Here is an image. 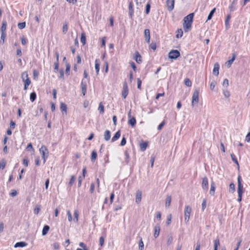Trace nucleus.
Here are the masks:
<instances>
[{
	"instance_id": "obj_1",
	"label": "nucleus",
	"mask_w": 250,
	"mask_h": 250,
	"mask_svg": "<svg viewBox=\"0 0 250 250\" xmlns=\"http://www.w3.org/2000/svg\"><path fill=\"white\" fill-rule=\"evenodd\" d=\"M191 210V208L189 206L186 205L185 206L184 209V220L186 224H188L189 221Z\"/></svg>"
},
{
	"instance_id": "obj_2",
	"label": "nucleus",
	"mask_w": 250,
	"mask_h": 250,
	"mask_svg": "<svg viewBox=\"0 0 250 250\" xmlns=\"http://www.w3.org/2000/svg\"><path fill=\"white\" fill-rule=\"evenodd\" d=\"M40 152L42 156V158L44 160V163L46 162L47 158L48 151L46 147L44 146H42L39 149Z\"/></svg>"
},
{
	"instance_id": "obj_3",
	"label": "nucleus",
	"mask_w": 250,
	"mask_h": 250,
	"mask_svg": "<svg viewBox=\"0 0 250 250\" xmlns=\"http://www.w3.org/2000/svg\"><path fill=\"white\" fill-rule=\"evenodd\" d=\"M199 90L196 89L192 95V106H194V104H197L199 102Z\"/></svg>"
},
{
	"instance_id": "obj_4",
	"label": "nucleus",
	"mask_w": 250,
	"mask_h": 250,
	"mask_svg": "<svg viewBox=\"0 0 250 250\" xmlns=\"http://www.w3.org/2000/svg\"><path fill=\"white\" fill-rule=\"evenodd\" d=\"M180 55V52L177 50H172L168 53V57L171 59H176Z\"/></svg>"
},
{
	"instance_id": "obj_5",
	"label": "nucleus",
	"mask_w": 250,
	"mask_h": 250,
	"mask_svg": "<svg viewBox=\"0 0 250 250\" xmlns=\"http://www.w3.org/2000/svg\"><path fill=\"white\" fill-rule=\"evenodd\" d=\"M167 6L169 11H172L174 7V0H167Z\"/></svg>"
},
{
	"instance_id": "obj_6",
	"label": "nucleus",
	"mask_w": 250,
	"mask_h": 250,
	"mask_svg": "<svg viewBox=\"0 0 250 250\" xmlns=\"http://www.w3.org/2000/svg\"><path fill=\"white\" fill-rule=\"evenodd\" d=\"M128 93V89L126 83H125L123 85V91L122 93V97L125 99Z\"/></svg>"
},
{
	"instance_id": "obj_7",
	"label": "nucleus",
	"mask_w": 250,
	"mask_h": 250,
	"mask_svg": "<svg viewBox=\"0 0 250 250\" xmlns=\"http://www.w3.org/2000/svg\"><path fill=\"white\" fill-rule=\"evenodd\" d=\"M208 180L207 177H204L203 178L202 188L204 190L207 191L208 189Z\"/></svg>"
},
{
	"instance_id": "obj_8",
	"label": "nucleus",
	"mask_w": 250,
	"mask_h": 250,
	"mask_svg": "<svg viewBox=\"0 0 250 250\" xmlns=\"http://www.w3.org/2000/svg\"><path fill=\"white\" fill-rule=\"evenodd\" d=\"M194 13H191L184 18V21L185 22L192 23L193 21Z\"/></svg>"
},
{
	"instance_id": "obj_9",
	"label": "nucleus",
	"mask_w": 250,
	"mask_h": 250,
	"mask_svg": "<svg viewBox=\"0 0 250 250\" xmlns=\"http://www.w3.org/2000/svg\"><path fill=\"white\" fill-rule=\"evenodd\" d=\"M81 87L82 89V93L84 96H85L86 92V82L83 81V80L81 82Z\"/></svg>"
},
{
	"instance_id": "obj_10",
	"label": "nucleus",
	"mask_w": 250,
	"mask_h": 250,
	"mask_svg": "<svg viewBox=\"0 0 250 250\" xmlns=\"http://www.w3.org/2000/svg\"><path fill=\"white\" fill-rule=\"evenodd\" d=\"M144 35L146 41L147 43H149L150 42V31L149 29H146L145 30Z\"/></svg>"
},
{
	"instance_id": "obj_11",
	"label": "nucleus",
	"mask_w": 250,
	"mask_h": 250,
	"mask_svg": "<svg viewBox=\"0 0 250 250\" xmlns=\"http://www.w3.org/2000/svg\"><path fill=\"white\" fill-rule=\"evenodd\" d=\"M100 61L99 59H96L95 61V68L97 75L99 74L100 71Z\"/></svg>"
},
{
	"instance_id": "obj_12",
	"label": "nucleus",
	"mask_w": 250,
	"mask_h": 250,
	"mask_svg": "<svg viewBox=\"0 0 250 250\" xmlns=\"http://www.w3.org/2000/svg\"><path fill=\"white\" fill-rule=\"evenodd\" d=\"M134 58L137 63H140L142 62L141 56L138 51L135 53Z\"/></svg>"
},
{
	"instance_id": "obj_13",
	"label": "nucleus",
	"mask_w": 250,
	"mask_h": 250,
	"mask_svg": "<svg viewBox=\"0 0 250 250\" xmlns=\"http://www.w3.org/2000/svg\"><path fill=\"white\" fill-rule=\"evenodd\" d=\"M142 199V192L140 190H138L136 192L135 202L138 204Z\"/></svg>"
},
{
	"instance_id": "obj_14",
	"label": "nucleus",
	"mask_w": 250,
	"mask_h": 250,
	"mask_svg": "<svg viewBox=\"0 0 250 250\" xmlns=\"http://www.w3.org/2000/svg\"><path fill=\"white\" fill-rule=\"evenodd\" d=\"M219 64L218 63H215L214 65L213 69V74L215 76H218L219 74Z\"/></svg>"
},
{
	"instance_id": "obj_15",
	"label": "nucleus",
	"mask_w": 250,
	"mask_h": 250,
	"mask_svg": "<svg viewBox=\"0 0 250 250\" xmlns=\"http://www.w3.org/2000/svg\"><path fill=\"white\" fill-rule=\"evenodd\" d=\"M237 192L238 195L237 201L239 202H240L242 201V197L243 193V189H241V188L240 186L239 187V188L237 189Z\"/></svg>"
},
{
	"instance_id": "obj_16",
	"label": "nucleus",
	"mask_w": 250,
	"mask_h": 250,
	"mask_svg": "<svg viewBox=\"0 0 250 250\" xmlns=\"http://www.w3.org/2000/svg\"><path fill=\"white\" fill-rule=\"evenodd\" d=\"M236 58V55L235 54H233L232 55V58L231 59L229 60L226 62V66L228 68H229L232 63V62H234Z\"/></svg>"
},
{
	"instance_id": "obj_17",
	"label": "nucleus",
	"mask_w": 250,
	"mask_h": 250,
	"mask_svg": "<svg viewBox=\"0 0 250 250\" xmlns=\"http://www.w3.org/2000/svg\"><path fill=\"white\" fill-rule=\"evenodd\" d=\"M191 23L190 22H185L183 24V28L185 32H188L191 28Z\"/></svg>"
},
{
	"instance_id": "obj_18",
	"label": "nucleus",
	"mask_w": 250,
	"mask_h": 250,
	"mask_svg": "<svg viewBox=\"0 0 250 250\" xmlns=\"http://www.w3.org/2000/svg\"><path fill=\"white\" fill-rule=\"evenodd\" d=\"M27 245V244L25 242H20L16 243L14 245V248H17L18 247L22 248L24 247H26Z\"/></svg>"
},
{
	"instance_id": "obj_19",
	"label": "nucleus",
	"mask_w": 250,
	"mask_h": 250,
	"mask_svg": "<svg viewBox=\"0 0 250 250\" xmlns=\"http://www.w3.org/2000/svg\"><path fill=\"white\" fill-rule=\"evenodd\" d=\"M215 189V185L214 182L212 181L210 185V189L209 190V193L211 195H214Z\"/></svg>"
},
{
	"instance_id": "obj_20",
	"label": "nucleus",
	"mask_w": 250,
	"mask_h": 250,
	"mask_svg": "<svg viewBox=\"0 0 250 250\" xmlns=\"http://www.w3.org/2000/svg\"><path fill=\"white\" fill-rule=\"evenodd\" d=\"M154 229H155V232H154V236L155 238H157L159 235V233L160 231V227L159 225H157L155 226Z\"/></svg>"
},
{
	"instance_id": "obj_21",
	"label": "nucleus",
	"mask_w": 250,
	"mask_h": 250,
	"mask_svg": "<svg viewBox=\"0 0 250 250\" xmlns=\"http://www.w3.org/2000/svg\"><path fill=\"white\" fill-rule=\"evenodd\" d=\"M7 27V22L5 21H3L2 23V26L0 28V31L1 33H5V30Z\"/></svg>"
},
{
	"instance_id": "obj_22",
	"label": "nucleus",
	"mask_w": 250,
	"mask_h": 250,
	"mask_svg": "<svg viewBox=\"0 0 250 250\" xmlns=\"http://www.w3.org/2000/svg\"><path fill=\"white\" fill-rule=\"evenodd\" d=\"M110 132L109 130H106L104 133V139L105 141H107L110 139Z\"/></svg>"
},
{
	"instance_id": "obj_23",
	"label": "nucleus",
	"mask_w": 250,
	"mask_h": 250,
	"mask_svg": "<svg viewBox=\"0 0 250 250\" xmlns=\"http://www.w3.org/2000/svg\"><path fill=\"white\" fill-rule=\"evenodd\" d=\"M120 136H121L120 131H118L115 133L114 136L112 137V138L111 139V142H114L116 141V140H117L120 138Z\"/></svg>"
},
{
	"instance_id": "obj_24",
	"label": "nucleus",
	"mask_w": 250,
	"mask_h": 250,
	"mask_svg": "<svg viewBox=\"0 0 250 250\" xmlns=\"http://www.w3.org/2000/svg\"><path fill=\"white\" fill-rule=\"evenodd\" d=\"M171 201V196L169 195H167L166 200V208H168L170 205Z\"/></svg>"
},
{
	"instance_id": "obj_25",
	"label": "nucleus",
	"mask_w": 250,
	"mask_h": 250,
	"mask_svg": "<svg viewBox=\"0 0 250 250\" xmlns=\"http://www.w3.org/2000/svg\"><path fill=\"white\" fill-rule=\"evenodd\" d=\"M50 229L49 226L47 225H45L43 227L42 230V235L44 236L48 232Z\"/></svg>"
},
{
	"instance_id": "obj_26",
	"label": "nucleus",
	"mask_w": 250,
	"mask_h": 250,
	"mask_svg": "<svg viewBox=\"0 0 250 250\" xmlns=\"http://www.w3.org/2000/svg\"><path fill=\"white\" fill-rule=\"evenodd\" d=\"M97 158V152L95 150L92 151L91 156V160L92 162L95 161Z\"/></svg>"
},
{
	"instance_id": "obj_27",
	"label": "nucleus",
	"mask_w": 250,
	"mask_h": 250,
	"mask_svg": "<svg viewBox=\"0 0 250 250\" xmlns=\"http://www.w3.org/2000/svg\"><path fill=\"white\" fill-rule=\"evenodd\" d=\"M134 10L133 9V4L132 2H130L129 4V14L130 18L132 17L133 14Z\"/></svg>"
},
{
	"instance_id": "obj_28",
	"label": "nucleus",
	"mask_w": 250,
	"mask_h": 250,
	"mask_svg": "<svg viewBox=\"0 0 250 250\" xmlns=\"http://www.w3.org/2000/svg\"><path fill=\"white\" fill-rule=\"evenodd\" d=\"M128 124L134 126L136 124V121L134 117L130 118L128 121Z\"/></svg>"
},
{
	"instance_id": "obj_29",
	"label": "nucleus",
	"mask_w": 250,
	"mask_h": 250,
	"mask_svg": "<svg viewBox=\"0 0 250 250\" xmlns=\"http://www.w3.org/2000/svg\"><path fill=\"white\" fill-rule=\"evenodd\" d=\"M231 18V16L230 14L228 15L227 18L225 21V25L227 29H228L229 27V22Z\"/></svg>"
},
{
	"instance_id": "obj_30",
	"label": "nucleus",
	"mask_w": 250,
	"mask_h": 250,
	"mask_svg": "<svg viewBox=\"0 0 250 250\" xmlns=\"http://www.w3.org/2000/svg\"><path fill=\"white\" fill-rule=\"evenodd\" d=\"M147 143L146 142H143L140 144V147L142 151H144L147 147Z\"/></svg>"
},
{
	"instance_id": "obj_31",
	"label": "nucleus",
	"mask_w": 250,
	"mask_h": 250,
	"mask_svg": "<svg viewBox=\"0 0 250 250\" xmlns=\"http://www.w3.org/2000/svg\"><path fill=\"white\" fill-rule=\"evenodd\" d=\"M68 30V23L66 22H64L62 26V32L64 34H66Z\"/></svg>"
},
{
	"instance_id": "obj_32",
	"label": "nucleus",
	"mask_w": 250,
	"mask_h": 250,
	"mask_svg": "<svg viewBox=\"0 0 250 250\" xmlns=\"http://www.w3.org/2000/svg\"><path fill=\"white\" fill-rule=\"evenodd\" d=\"M74 221L75 222H78V217H79V212L78 210H75L74 212Z\"/></svg>"
},
{
	"instance_id": "obj_33",
	"label": "nucleus",
	"mask_w": 250,
	"mask_h": 250,
	"mask_svg": "<svg viewBox=\"0 0 250 250\" xmlns=\"http://www.w3.org/2000/svg\"><path fill=\"white\" fill-rule=\"evenodd\" d=\"M60 108L62 111H64L65 114L66 113L67 106L64 103H61Z\"/></svg>"
},
{
	"instance_id": "obj_34",
	"label": "nucleus",
	"mask_w": 250,
	"mask_h": 250,
	"mask_svg": "<svg viewBox=\"0 0 250 250\" xmlns=\"http://www.w3.org/2000/svg\"><path fill=\"white\" fill-rule=\"evenodd\" d=\"M215 11H216V8H214L210 12L209 15H208L207 21H208V20H210L211 19Z\"/></svg>"
},
{
	"instance_id": "obj_35",
	"label": "nucleus",
	"mask_w": 250,
	"mask_h": 250,
	"mask_svg": "<svg viewBox=\"0 0 250 250\" xmlns=\"http://www.w3.org/2000/svg\"><path fill=\"white\" fill-rule=\"evenodd\" d=\"M144 245L142 240V238H141L139 242V249L140 250H144Z\"/></svg>"
},
{
	"instance_id": "obj_36",
	"label": "nucleus",
	"mask_w": 250,
	"mask_h": 250,
	"mask_svg": "<svg viewBox=\"0 0 250 250\" xmlns=\"http://www.w3.org/2000/svg\"><path fill=\"white\" fill-rule=\"evenodd\" d=\"M36 98V94L33 92L30 94V99L32 102H33Z\"/></svg>"
},
{
	"instance_id": "obj_37",
	"label": "nucleus",
	"mask_w": 250,
	"mask_h": 250,
	"mask_svg": "<svg viewBox=\"0 0 250 250\" xmlns=\"http://www.w3.org/2000/svg\"><path fill=\"white\" fill-rule=\"evenodd\" d=\"M235 185L233 183H231L229 186V191L232 193L235 191Z\"/></svg>"
},
{
	"instance_id": "obj_38",
	"label": "nucleus",
	"mask_w": 250,
	"mask_h": 250,
	"mask_svg": "<svg viewBox=\"0 0 250 250\" xmlns=\"http://www.w3.org/2000/svg\"><path fill=\"white\" fill-rule=\"evenodd\" d=\"M230 156H231V159L232 160V161L233 162H234L237 166H238V167H239V164H238V162L235 157V156L234 155V154H230Z\"/></svg>"
},
{
	"instance_id": "obj_39",
	"label": "nucleus",
	"mask_w": 250,
	"mask_h": 250,
	"mask_svg": "<svg viewBox=\"0 0 250 250\" xmlns=\"http://www.w3.org/2000/svg\"><path fill=\"white\" fill-rule=\"evenodd\" d=\"M21 78L23 81H24L26 79H29L28 76V73L27 72H23L21 74Z\"/></svg>"
},
{
	"instance_id": "obj_40",
	"label": "nucleus",
	"mask_w": 250,
	"mask_h": 250,
	"mask_svg": "<svg viewBox=\"0 0 250 250\" xmlns=\"http://www.w3.org/2000/svg\"><path fill=\"white\" fill-rule=\"evenodd\" d=\"M81 42L83 43V45L85 44L86 38L83 33H82L81 35Z\"/></svg>"
},
{
	"instance_id": "obj_41",
	"label": "nucleus",
	"mask_w": 250,
	"mask_h": 250,
	"mask_svg": "<svg viewBox=\"0 0 250 250\" xmlns=\"http://www.w3.org/2000/svg\"><path fill=\"white\" fill-rule=\"evenodd\" d=\"M26 25L25 22H22L21 23H19L18 24V27L20 29H22L25 28Z\"/></svg>"
},
{
	"instance_id": "obj_42",
	"label": "nucleus",
	"mask_w": 250,
	"mask_h": 250,
	"mask_svg": "<svg viewBox=\"0 0 250 250\" xmlns=\"http://www.w3.org/2000/svg\"><path fill=\"white\" fill-rule=\"evenodd\" d=\"M220 246V242L219 239L217 238L214 241V248H217Z\"/></svg>"
},
{
	"instance_id": "obj_43",
	"label": "nucleus",
	"mask_w": 250,
	"mask_h": 250,
	"mask_svg": "<svg viewBox=\"0 0 250 250\" xmlns=\"http://www.w3.org/2000/svg\"><path fill=\"white\" fill-rule=\"evenodd\" d=\"M98 110L101 114H103L104 112V106L101 103L99 104Z\"/></svg>"
},
{
	"instance_id": "obj_44",
	"label": "nucleus",
	"mask_w": 250,
	"mask_h": 250,
	"mask_svg": "<svg viewBox=\"0 0 250 250\" xmlns=\"http://www.w3.org/2000/svg\"><path fill=\"white\" fill-rule=\"evenodd\" d=\"M75 177L74 176H71L70 180L69 182V186L71 187L73 184H74L75 181Z\"/></svg>"
},
{
	"instance_id": "obj_45",
	"label": "nucleus",
	"mask_w": 250,
	"mask_h": 250,
	"mask_svg": "<svg viewBox=\"0 0 250 250\" xmlns=\"http://www.w3.org/2000/svg\"><path fill=\"white\" fill-rule=\"evenodd\" d=\"M6 165V162L5 160H2L0 162V169H3Z\"/></svg>"
},
{
	"instance_id": "obj_46",
	"label": "nucleus",
	"mask_w": 250,
	"mask_h": 250,
	"mask_svg": "<svg viewBox=\"0 0 250 250\" xmlns=\"http://www.w3.org/2000/svg\"><path fill=\"white\" fill-rule=\"evenodd\" d=\"M191 82L190 81V80L188 79H186L185 80V84L187 86H191Z\"/></svg>"
},
{
	"instance_id": "obj_47",
	"label": "nucleus",
	"mask_w": 250,
	"mask_h": 250,
	"mask_svg": "<svg viewBox=\"0 0 250 250\" xmlns=\"http://www.w3.org/2000/svg\"><path fill=\"white\" fill-rule=\"evenodd\" d=\"M183 30L182 29H180L178 30V34L176 35V37L177 38H181L183 36Z\"/></svg>"
},
{
	"instance_id": "obj_48",
	"label": "nucleus",
	"mask_w": 250,
	"mask_h": 250,
	"mask_svg": "<svg viewBox=\"0 0 250 250\" xmlns=\"http://www.w3.org/2000/svg\"><path fill=\"white\" fill-rule=\"evenodd\" d=\"M223 94L226 98H229L230 96L229 92L228 90H223Z\"/></svg>"
},
{
	"instance_id": "obj_49",
	"label": "nucleus",
	"mask_w": 250,
	"mask_h": 250,
	"mask_svg": "<svg viewBox=\"0 0 250 250\" xmlns=\"http://www.w3.org/2000/svg\"><path fill=\"white\" fill-rule=\"evenodd\" d=\"M67 215L68 216V220L69 222H71L72 220V217L70 210H68L67 211Z\"/></svg>"
},
{
	"instance_id": "obj_50",
	"label": "nucleus",
	"mask_w": 250,
	"mask_h": 250,
	"mask_svg": "<svg viewBox=\"0 0 250 250\" xmlns=\"http://www.w3.org/2000/svg\"><path fill=\"white\" fill-rule=\"evenodd\" d=\"M241 187V189H243V185H242L241 184V178L240 176H239L238 177V188H237V189L239 188V187Z\"/></svg>"
},
{
	"instance_id": "obj_51",
	"label": "nucleus",
	"mask_w": 250,
	"mask_h": 250,
	"mask_svg": "<svg viewBox=\"0 0 250 250\" xmlns=\"http://www.w3.org/2000/svg\"><path fill=\"white\" fill-rule=\"evenodd\" d=\"M172 218L171 214H169L167 217V224L169 225L171 223Z\"/></svg>"
},
{
	"instance_id": "obj_52",
	"label": "nucleus",
	"mask_w": 250,
	"mask_h": 250,
	"mask_svg": "<svg viewBox=\"0 0 250 250\" xmlns=\"http://www.w3.org/2000/svg\"><path fill=\"white\" fill-rule=\"evenodd\" d=\"M206 208V199H204L203 200L202 203V210H204V209Z\"/></svg>"
},
{
	"instance_id": "obj_53",
	"label": "nucleus",
	"mask_w": 250,
	"mask_h": 250,
	"mask_svg": "<svg viewBox=\"0 0 250 250\" xmlns=\"http://www.w3.org/2000/svg\"><path fill=\"white\" fill-rule=\"evenodd\" d=\"M40 207L39 206H37L34 210V213L35 214H38L40 210Z\"/></svg>"
},
{
	"instance_id": "obj_54",
	"label": "nucleus",
	"mask_w": 250,
	"mask_h": 250,
	"mask_svg": "<svg viewBox=\"0 0 250 250\" xmlns=\"http://www.w3.org/2000/svg\"><path fill=\"white\" fill-rule=\"evenodd\" d=\"M150 8V3H147L146 7V14H148L149 13Z\"/></svg>"
},
{
	"instance_id": "obj_55",
	"label": "nucleus",
	"mask_w": 250,
	"mask_h": 250,
	"mask_svg": "<svg viewBox=\"0 0 250 250\" xmlns=\"http://www.w3.org/2000/svg\"><path fill=\"white\" fill-rule=\"evenodd\" d=\"M125 162L127 164L129 162V155L127 151L125 152Z\"/></svg>"
},
{
	"instance_id": "obj_56",
	"label": "nucleus",
	"mask_w": 250,
	"mask_h": 250,
	"mask_svg": "<svg viewBox=\"0 0 250 250\" xmlns=\"http://www.w3.org/2000/svg\"><path fill=\"white\" fill-rule=\"evenodd\" d=\"M223 86L225 87H227L229 86V80L228 79H225L224 80Z\"/></svg>"
},
{
	"instance_id": "obj_57",
	"label": "nucleus",
	"mask_w": 250,
	"mask_h": 250,
	"mask_svg": "<svg viewBox=\"0 0 250 250\" xmlns=\"http://www.w3.org/2000/svg\"><path fill=\"white\" fill-rule=\"evenodd\" d=\"M6 37V33H1V36H0V39L2 41V42H0L3 44L4 42V40Z\"/></svg>"
},
{
	"instance_id": "obj_58",
	"label": "nucleus",
	"mask_w": 250,
	"mask_h": 250,
	"mask_svg": "<svg viewBox=\"0 0 250 250\" xmlns=\"http://www.w3.org/2000/svg\"><path fill=\"white\" fill-rule=\"evenodd\" d=\"M104 239L103 237H101L99 239V245L102 247L103 246L104 243Z\"/></svg>"
},
{
	"instance_id": "obj_59",
	"label": "nucleus",
	"mask_w": 250,
	"mask_h": 250,
	"mask_svg": "<svg viewBox=\"0 0 250 250\" xmlns=\"http://www.w3.org/2000/svg\"><path fill=\"white\" fill-rule=\"evenodd\" d=\"M150 47L153 50H155L156 49V44L155 43L152 42L150 44Z\"/></svg>"
},
{
	"instance_id": "obj_60",
	"label": "nucleus",
	"mask_w": 250,
	"mask_h": 250,
	"mask_svg": "<svg viewBox=\"0 0 250 250\" xmlns=\"http://www.w3.org/2000/svg\"><path fill=\"white\" fill-rule=\"evenodd\" d=\"M216 83L215 82H212L210 84V88L211 90H213L215 86Z\"/></svg>"
},
{
	"instance_id": "obj_61",
	"label": "nucleus",
	"mask_w": 250,
	"mask_h": 250,
	"mask_svg": "<svg viewBox=\"0 0 250 250\" xmlns=\"http://www.w3.org/2000/svg\"><path fill=\"white\" fill-rule=\"evenodd\" d=\"M59 62H56L55 63H54V70L55 71H58V69H59Z\"/></svg>"
},
{
	"instance_id": "obj_62",
	"label": "nucleus",
	"mask_w": 250,
	"mask_h": 250,
	"mask_svg": "<svg viewBox=\"0 0 250 250\" xmlns=\"http://www.w3.org/2000/svg\"><path fill=\"white\" fill-rule=\"evenodd\" d=\"M10 194L12 197L16 196L17 194V192L16 190L13 189L12 190Z\"/></svg>"
},
{
	"instance_id": "obj_63",
	"label": "nucleus",
	"mask_w": 250,
	"mask_h": 250,
	"mask_svg": "<svg viewBox=\"0 0 250 250\" xmlns=\"http://www.w3.org/2000/svg\"><path fill=\"white\" fill-rule=\"evenodd\" d=\"M23 82H24V84H26L28 86H29L31 83V81L29 79H26Z\"/></svg>"
},
{
	"instance_id": "obj_64",
	"label": "nucleus",
	"mask_w": 250,
	"mask_h": 250,
	"mask_svg": "<svg viewBox=\"0 0 250 250\" xmlns=\"http://www.w3.org/2000/svg\"><path fill=\"white\" fill-rule=\"evenodd\" d=\"M246 141L247 142H250V132H249L246 137Z\"/></svg>"
}]
</instances>
